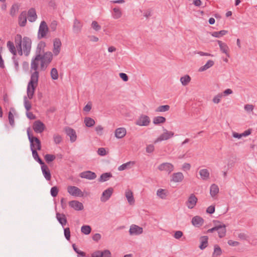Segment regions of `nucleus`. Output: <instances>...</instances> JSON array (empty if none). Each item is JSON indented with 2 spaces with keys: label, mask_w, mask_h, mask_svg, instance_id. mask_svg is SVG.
<instances>
[{
  "label": "nucleus",
  "mask_w": 257,
  "mask_h": 257,
  "mask_svg": "<svg viewBox=\"0 0 257 257\" xmlns=\"http://www.w3.org/2000/svg\"><path fill=\"white\" fill-rule=\"evenodd\" d=\"M219 192V188L217 185L213 184L211 185L210 188V193L212 197H214Z\"/></svg>",
  "instance_id": "obj_41"
},
{
  "label": "nucleus",
  "mask_w": 257,
  "mask_h": 257,
  "mask_svg": "<svg viewBox=\"0 0 257 257\" xmlns=\"http://www.w3.org/2000/svg\"><path fill=\"white\" fill-rule=\"evenodd\" d=\"M48 31L49 28L46 22L44 21H42L40 25L38 33V39H41L45 38L46 36Z\"/></svg>",
  "instance_id": "obj_4"
},
{
  "label": "nucleus",
  "mask_w": 257,
  "mask_h": 257,
  "mask_svg": "<svg viewBox=\"0 0 257 257\" xmlns=\"http://www.w3.org/2000/svg\"><path fill=\"white\" fill-rule=\"evenodd\" d=\"M32 45L31 39L28 37L22 38V46H23V52L26 56H28L31 52Z\"/></svg>",
  "instance_id": "obj_3"
},
{
  "label": "nucleus",
  "mask_w": 257,
  "mask_h": 257,
  "mask_svg": "<svg viewBox=\"0 0 257 257\" xmlns=\"http://www.w3.org/2000/svg\"><path fill=\"white\" fill-rule=\"evenodd\" d=\"M143 228L137 225L133 224L131 226L129 232L131 235H139L142 233Z\"/></svg>",
  "instance_id": "obj_14"
},
{
  "label": "nucleus",
  "mask_w": 257,
  "mask_h": 257,
  "mask_svg": "<svg viewBox=\"0 0 257 257\" xmlns=\"http://www.w3.org/2000/svg\"><path fill=\"white\" fill-rule=\"evenodd\" d=\"M151 122L150 117L144 114H142L136 120L135 123L139 126H148Z\"/></svg>",
  "instance_id": "obj_5"
},
{
  "label": "nucleus",
  "mask_w": 257,
  "mask_h": 257,
  "mask_svg": "<svg viewBox=\"0 0 257 257\" xmlns=\"http://www.w3.org/2000/svg\"><path fill=\"white\" fill-rule=\"evenodd\" d=\"M113 11L114 13V15H113V18L114 19H117L121 17L122 14L118 8H113Z\"/></svg>",
  "instance_id": "obj_49"
},
{
  "label": "nucleus",
  "mask_w": 257,
  "mask_h": 257,
  "mask_svg": "<svg viewBox=\"0 0 257 257\" xmlns=\"http://www.w3.org/2000/svg\"><path fill=\"white\" fill-rule=\"evenodd\" d=\"M46 46V43L43 41H40L37 47L36 53H42L44 52V49Z\"/></svg>",
  "instance_id": "obj_42"
},
{
  "label": "nucleus",
  "mask_w": 257,
  "mask_h": 257,
  "mask_svg": "<svg viewBox=\"0 0 257 257\" xmlns=\"http://www.w3.org/2000/svg\"><path fill=\"white\" fill-rule=\"evenodd\" d=\"M64 233L66 239L70 240L71 236L70 228L69 227L64 228Z\"/></svg>",
  "instance_id": "obj_54"
},
{
  "label": "nucleus",
  "mask_w": 257,
  "mask_h": 257,
  "mask_svg": "<svg viewBox=\"0 0 257 257\" xmlns=\"http://www.w3.org/2000/svg\"><path fill=\"white\" fill-rule=\"evenodd\" d=\"M170 107L169 105H161L155 110L156 112H166L169 110Z\"/></svg>",
  "instance_id": "obj_46"
},
{
  "label": "nucleus",
  "mask_w": 257,
  "mask_h": 257,
  "mask_svg": "<svg viewBox=\"0 0 257 257\" xmlns=\"http://www.w3.org/2000/svg\"><path fill=\"white\" fill-rule=\"evenodd\" d=\"M39 62L35 61V60H32L31 64V69L35 70V71H38L37 69L38 68Z\"/></svg>",
  "instance_id": "obj_52"
},
{
  "label": "nucleus",
  "mask_w": 257,
  "mask_h": 257,
  "mask_svg": "<svg viewBox=\"0 0 257 257\" xmlns=\"http://www.w3.org/2000/svg\"><path fill=\"white\" fill-rule=\"evenodd\" d=\"M95 130V131L97 132V134L98 135H99V136L102 135L103 127L101 125H99L96 126Z\"/></svg>",
  "instance_id": "obj_61"
},
{
  "label": "nucleus",
  "mask_w": 257,
  "mask_h": 257,
  "mask_svg": "<svg viewBox=\"0 0 257 257\" xmlns=\"http://www.w3.org/2000/svg\"><path fill=\"white\" fill-rule=\"evenodd\" d=\"M58 191L59 190L57 186L52 187L50 190L51 196L53 197H56L58 195Z\"/></svg>",
  "instance_id": "obj_53"
},
{
  "label": "nucleus",
  "mask_w": 257,
  "mask_h": 257,
  "mask_svg": "<svg viewBox=\"0 0 257 257\" xmlns=\"http://www.w3.org/2000/svg\"><path fill=\"white\" fill-rule=\"evenodd\" d=\"M12 111L13 112L15 111V109L14 108H11V110L9 112L8 119H9V121L10 124L12 127H14L15 125V120H14V116L12 113Z\"/></svg>",
  "instance_id": "obj_36"
},
{
  "label": "nucleus",
  "mask_w": 257,
  "mask_h": 257,
  "mask_svg": "<svg viewBox=\"0 0 257 257\" xmlns=\"http://www.w3.org/2000/svg\"><path fill=\"white\" fill-rule=\"evenodd\" d=\"M24 106H25V107L26 109L27 110V111H28L32 108L31 103L30 101H29L27 99V97L26 96H24Z\"/></svg>",
  "instance_id": "obj_48"
},
{
  "label": "nucleus",
  "mask_w": 257,
  "mask_h": 257,
  "mask_svg": "<svg viewBox=\"0 0 257 257\" xmlns=\"http://www.w3.org/2000/svg\"><path fill=\"white\" fill-rule=\"evenodd\" d=\"M72 247L74 251L81 256L83 257L85 256V253L78 249L75 244H72Z\"/></svg>",
  "instance_id": "obj_56"
},
{
  "label": "nucleus",
  "mask_w": 257,
  "mask_h": 257,
  "mask_svg": "<svg viewBox=\"0 0 257 257\" xmlns=\"http://www.w3.org/2000/svg\"><path fill=\"white\" fill-rule=\"evenodd\" d=\"M228 31L226 30H221L218 32H213L211 33V35L216 38H220L221 36L226 35Z\"/></svg>",
  "instance_id": "obj_44"
},
{
  "label": "nucleus",
  "mask_w": 257,
  "mask_h": 257,
  "mask_svg": "<svg viewBox=\"0 0 257 257\" xmlns=\"http://www.w3.org/2000/svg\"><path fill=\"white\" fill-rule=\"evenodd\" d=\"M166 118L163 116H156L153 118V123L156 125L159 124L160 123H163L166 121Z\"/></svg>",
  "instance_id": "obj_40"
},
{
  "label": "nucleus",
  "mask_w": 257,
  "mask_h": 257,
  "mask_svg": "<svg viewBox=\"0 0 257 257\" xmlns=\"http://www.w3.org/2000/svg\"><path fill=\"white\" fill-rule=\"evenodd\" d=\"M217 227L218 228L216 231L218 232L219 237L222 238L226 234V225L220 223L219 224H217Z\"/></svg>",
  "instance_id": "obj_20"
},
{
  "label": "nucleus",
  "mask_w": 257,
  "mask_h": 257,
  "mask_svg": "<svg viewBox=\"0 0 257 257\" xmlns=\"http://www.w3.org/2000/svg\"><path fill=\"white\" fill-rule=\"evenodd\" d=\"M27 23V13L24 11L19 17V24L21 27H24Z\"/></svg>",
  "instance_id": "obj_23"
},
{
  "label": "nucleus",
  "mask_w": 257,
  "mask_h": 257,
  "mask_svg": "<svg viewBox=\"0 0 257 257\" xmlns=\"http://www.w3.org/2000/svg\"><path fill=\"white\" fill-rule=\"evenodd\" d=\"M51 77L52 79L56 80L58 78V73L57 70L55 68H53L51 71Z\"/></svg>",
  "instance_id": "obj_50"
},
{
  "label": "nucleus",
  "mask_w": 257,
  "mask_h": 257,
  "mask_svg": "<svg viewBox=\"0 0 257 257\" xmlns=\"http://www.w3.org/2000/svg\"><path fill=\"white\" fill-rule=\"evenodd\" d=\"M41 170L46 180L50 181L51 179V174L48 167L44 164L41 165Z\"/></svg>",
  "instance_id": "obj_16"
},
{
  "label": "nucleus",
  "mask_w": 257,
  "mask_h": 257,
  "mask_svg": "<svg viewBox=\"0 0 257 257\" xmlns=\"http://www.w3.org/2000/svg\"><path fill=\"white\" fill-rule=\"evenodd\" d=\"M34 159L37 161L41 165L44 164L43 161L39 157L36 149L31 150Z\"/></svg>",
  "instance_id": "obj_33"
},
{
  "label": "nucleus",
  "mask_w": 257,
  "mask_h": 257,
  "mask_svg": "<svg viewBox=\"0 0 257 257\" xmlns=\"http://www.w3.org/2000/svg\"><path fill=\"white\" fill-rule=\"evenodd\" d=\"M82 27V25L80 21L75 19L74 21L73 26V32L75 33H79L81 31Z\"/></svg>",
  "instance_id": "obj_27"
},
{
  "label": "nucleus",
  "mask_w": 257,
  "mask_h": 257,
  "mask_svg": "<svg viewBox=\"0 0 257 257\" xmlns=\"http://www.w3.org/2000/svg\"><path fill=\"white\" fill-rule=\"evenodd\" d=\"M183 235V232L181 231H176L175 232L174 237L177 239H180Z\"/></svg>",
  "instance_id": "obj_62"
},
{
  "label": "nucleus",
  "mask_w": 257,
  "mask_h": 257,
  "mask_svg": "<svg viewBox=\"0 0 257 257\" xmlns=\"http://www.w3.org/2000/svg\"><path fill=\"white\" fill-rule=\"evenodd\" d=\"M135 164V162L134 161H130L128 162H127L126 163H124L120 165L118 168V170L119 171H123L126 169H130L133 167Z\"/></svg>",
  "instance_id": "obj_31"
},
{
  "label": "nucleus",
  "mask_w": 257,
  "mask_h": 257,
  "mask_svg": "<svg viewBox=\"0 0 257 257\" xmlns=\"http://www.w3.org/2000/svg\"><path fill=\"white\" fill-rule=\"evenodd\" d=\"M44 158H45L46 162L49 164V163L52 162V161H53L55 159L56 157L54 155L46 154Z\"/></svg>",
  "instance_id": "obj_47"
},
{
  "label": "nucleus",
  "mask_w": 257,
  "mask_h": 257,
  "mask_svg": "<svg viewBox=\"0 0 257 257\" xmlns=\"http://www.w3.org/2000/svg\"><path fill=\"white\" fill-rule=\"evenodd\" d=\"M7 47L10 52L14 55L13 56H15L17 54V51L13 42L10 41H8L7 42Z\"/></svg>",
  "instance_id": "obj_37"
},
{
  "label": "nucleus",
  "mask_w": 257,
  "mask_h": 257,
  "mask_svg": "<svg viewBox=\"0 0 257 257\" xmlns=\"http://www.w3.org/2000/svg\"><path fill=\"white\" fill-rule=\"evenodd\" d=\"M15 43L18 50V54L22 56L23 54L22 48V36L20 34H17L15 38Z\"/></svg>",
  "instance_id": "obj_11"
},
{
  "label": "nucleus",
  "mask_w": 257,
  "mask_h": 257,
  "mask_svg": "<svg viewBox=\"0 0 257 257\" xmlns=\"http://www.w3.org/2000/svg\"><path fill=\"white\" fill-rule=\"evenodd\" d=\"M125 195L127 200L128 203L130 205L134 204L135 203V200H134L133 192L131 190L127 189L125 191Z\"/></svg>",
  "instance_id": "obj_29"
},
{
  "label": "nucleus",
  "mask_w": 257,
  "mask_h": 257,
  "mask_svg": "<svg viewBox=\"0 0 257 257\" xmlns=\"http://www.w3.org/2000/svg\"><path fill=\"white\" fill-rule=\"evenodd\" d=\"M56 218L59 222L61 225L64 227L67 223V220L65 215L64 214H61L59 213H56Z\"/></svg>",
  "instance_id": "obj_28"
},
{
  "label": "nucleus",
  "mask_w": 257,
  "mask_h": 257,
  "mask_svg": "<svg viewBox=\"0 0 257 257\" xmlns=\"http://www.w3.org/2000/svg\"><path fill=\"white\" fill-rule=\"evenodd\" d=\"M102 257H111L110 251L108 249L101 251Z\"/></svg>",
  "instance_id": "obj_60"
},
{
  "label": "nucleus",
  "mask_w": 257,
  "mask_h": 257,
  "mask_svg": "<svg viewBox=\"0 0 257 257\" xmlns=\"http://www.w3.org/2000/svg\"><path fill=\"white\" fill-rule=\"evenodd\" d=\"M81 231L84 234L88 235L91 232V228L88 225H83L81 227Z\"/></svg>",
  "instance_id": "obj_45"
},
{
  "label": "nucleus",
  "mask_w": 257,
  "mask_h": 257,
  "mask_svg": "<svg viewBox=\"0 0 257 257\" xmlns=\"http://www.w3.org/2000/svg\"><path fill=\"white\" fill-rule=\"evenodd\" d=\"M97 153L99 155L103 156L106 154L105 149L103 148H100L98 149Z\"/></svg>",
  "instance_id": "obj_63"
},
{
  "label": "nucleus",
  "mask_w": 257,
  "mask_h": 257,
  "mask_svg": "<svg viewBox=\"0 0 257 257\" xmlns=\"http://www.w3.org/2000/svg\"><path fill=\"white\" fill-rule=\"evenodd\" d=\"M164 133L161 135L157 139L155 142L167 140L174 136V133L172 132L167 131L166 129H163Z\"/></svg>",
  "instance_id": "obj_10"
},
{
  "label": "nucleus",
  "mask_w": 257,
  "mask_h": 257,
  "mask_svg": "<svg viewBox=\"0 0 257 257\" xmlns=\"http://www.w3.org/2000/svg\"><path fill=\"white\" fill-rule=\"evenodd\" d=\"M191 222L194 226L199 227L203 224L204 219L200 216H195L192 218Z\"/></svg>",
  "instance_id": "obj_18"
},
{
  "label": "nucleus",
  "mask_w": 257,
  "mask_h": 257,
  "mask_svg": "<svg viewBox=\"0 0 257 257\" xmlns=\"http://www.w3.org/2000/svg\"><path fill=\"white\" fill-rule=\"evenodd\" d=\"M54 141L56 144H59L62 141V137L59 135H54L53 136Z\"/></svg>",
  "instance_id": "obj_59"
},
{
  "label": "nucleus",
  "mask_w": 257,
  "mask_h": 257,
  "mask_svg": "<svg viewBox=\"0 0 257 257\" xmlns=\"http://www.w3.org/2000/svg\"><path fill=\"white\" fill-rule=\"evenodd\" d=\"M208 237L207 236H202L199 238L200 244L199 247L200 249H204L208 245Z\"/></svg>",
  "instance_id": "obj_24"
},
{
  "label": "nucleus",
  "mask_w": 257,
  "mask_h": 257,
  "mask_svg": "<svg viewBox=\"0 0 257 257\" xmlns=\"http://www.w3.org/2000/svg\"><path fill=\"white\" fill-rule=\"evenodd\" d=\"M198 199L194 194H191L186 202V205L189 209H193L196 205Z\"/></svg>",
  "instance_id": "obj_7"
},
{
  "label": "nucleus",
  "mask_w": 257,
  "mask_h": 257,
  "mask_svg": "<svg viewBox=\"0 0 257 257\" xmlns=\"http://www.w3.org/2000/svg\"><path fill=\"white\" fill-rule=\"evenodd\" d=\"M201 178L203 180H206L209 178L210 173L206 169H201L199 171Z\"/></svg>",
  "instance_id": "obj_32"
},
{
  "label": "nucleus",
  "mask_w": 257,
  "mask_h": 257,
  "mask_svg": "<svg viewBox=\"0 0 257 257\" xmlns=\"http://www.w3.org/2000/svg\"><path fill=\"white\" fill-rule=\"evenodd\" d=\"M102 255L101 250H97L92 253L91 257H102Z\"/></svg>",
  "instance_id": "obj_64"
},
{
  "label": "nucleus",
  "mask_w": 257,
  "mask_h": 257,
  "mask_svg": "<svg viewBox=\"0 0 257 257\" xmlns=\"http://www.w3.org/2000/svg\"><path fill=\"white\" fill-rule=\"evenodd\" d=\"M27 135L30 142L31 150L36 149L40 151L41 149V143L40 140L37 137L33 136L30 133V128L27 130Z\"/></svg>",
  "instance_id": "obj_2"
},
{
  "label": "nucleus",
  "mask_w": 257,
  "mask_h": 257,
  "mask_svg": "<svg viewBox=\"0 0 257 257\" xmlns=\"http://www.w3.org/2000/svg\"><path fill=\"white\" fill-rule=\"evenodd\" d=\"M80 177L81 178H85L88 180L95 179L97 176L94 172L90 171H84L79 174Z\"/></svg>",
  "instance_id": "obj_13"
},
{
  "label": "nucleus",
  "mask_w": 257,
  "mask_h": 257,
  "mask_svg": "<svg viewBox=\"0 0 257 257\" xmlns=\"http://www.w3.org/2000/svg\"><path fill=\"white\" fill-rule=\"evenodd\" d=\"M158 169L160 171H166L170 173L173 170L174 166L171 163H164L159 166Z\"/></svg>",
  "instance_id": "obj_15"
},
{
  "label": "nucleus",
  "mask_w": 257,
  "mask_h": 257,
  "mask_svg": "<svg viewBox=\"0 0 257 257\" xmlns=\"http://www.w3.org/2000/svg\"><path fill=\"white\" fill-rule=\"evenodd\" d=\"M217 42L219 46L220 51L222 53L225 54L227 57H229V55L228 54L229 48L227 45L220 40H217Z\"/></svg>",
  "instance_id": "obj_25"
},
{
  "label": "nucleus",
  "mask_w": 257,
  "mask_h": 257,
  "mask_svg": "<svg viewBox=\"0 0 257 257\" xmlns=\"http://www.w3.org/2000/svg\"><path fill=\"white\" fill-rule=\"evenodd\" d=\"M113 189L111 187H109L104 190L102 194L100 197V200L102 202H105L107 201L112 194Z\"/></svg>",
  "instance_id": "obj_12"
},
{
  "label": "nucleus",
  "mask_w": 257,
  "mask_h": 257,
  "mask_svg": "<svg viewBox=\"0 0 257 257\" xmlns=\"http://www.w3.org/2000/svg\"><path fill=\"white\" fill-rule=\"evenodd\" d=\"M191 81V77L188 75H186L180 78V81L183 86H186Z\"/></svg>",
  "instance_id": "obj_43"
},
{
  "label": "nucleus",
  "mask_w": 257,
  "mask_h": 257,
  "mask_svg": "<svg viewBox=\"0 0 257 257\" xmlns=\"http://www.w3.org/2000/svg\"><path fill=\"white\" fill-rule=\"evenodd\" d=\"M64 131L67 136L70 137V140L71 143L74 142L77 139V135L75 131L69 126L64 128Z\"/></svg>",
  "instance_id": "obj_8"
},
{
  "label": "nucleus",
  "mask_w": 257,
  "mask_h": 257,
  "mask_svg": "<svg viewBox=\"0 0 257 257\" xmlns=\"http://www.w3.org/2000/svg\"><path fill=\"white\" fill-rule=\"evenodd\" d=\"M184 179V175L181 172L173 173L171 181L174 182H181Z\"/></svg>",
  "instance_id": "obj_26"
},
{
  "label": "nucleus",
  "mask_w": 257,
  "mask_h": 257,
  "mask_svg": "<svg viewBox=\"0 0 257 257\" xmlns=\"http://www.w3.org/2000/svg\"><path fill=\"white\" fill-rule=\"evenodd\" d=\"M67 191L69 194L74 196L81 197L83 194L81 190L77 187L69 186L67 188Z\"/></svg>",
  "instance_id": "obj_9"
},
{
  "label": "nucleus",
  "mask_w": 257,
  "mask_h": 257,
  "mask_svg": "<svg viewBox=\"0 0 257 257\" xmlns=\"http://www.w3.org/2000/svg\"><path fill=\"white\" fill-rule=\"evenodd\" d=\"M222 249L220 246L217 244L214 245V251L212 254L213 257H217L222 254Z\"/></svg>",
  "instance_id": "obj_38"
},
{
  "label": "nucleus",
  "mask_w": 257,
  "mask_h": 257,
  "mask_svg": "<svg viewBox=\"0 0 257 257\" xmlns=\"http://www.w3.org/2000/svg\"><path fill=\"white\" fill-rule=\"evenodd\" d=\"M112 177V175L111 173H104L101 175L98 181L100 182H105Z\"/></svg>",
  "instance_id": "obj_35"
},
{
  "label": "nucleus",
  "mask_w": 257,
  "mask_h": 257,
  "mask_svg": "<svg viewBox=\"0 0 257 257\" xmlns=\"http://www.w3.org/2000/svg\"><path fill=\"white\" fill-rule=\"evenodd\" d=\"M214 64V62L213 60H208L207 63L203 66H201L199 69V71L202 72L210 68L212 66H213Z\"/></svg>",
  "instance_id": "obj_30"
},
{
  "label": "nucleus",
  "mask_w": 257,
  "mask_h": 257,
  "mask_svg": "<svg viewBox=\"0 0 257 257\" xmlns=\"http://www.w3.org/2000/svg\"><path fill=\"white\" fill-rule=\"evenodd\" d=\"M28 20L31 22H35L37 18V16L35 9L31 8L28 12Z\"/></svg>",
  "instance_id": "obj_21"
},
{
  "label": "nucleus",
  "mask_w": 257,
  "mask_h": 257,
  "mask_svg": "<svg viewBox=\"0 0 257 257\" xmlns=\"http://www.w3.org/2000/svg\"><path fill=\"white\" fill-rule=\"evenodd\" d=\"M223 96V94L222 93H218L217 95L215 96L214 97V98H213V102L214 103H218L220 102V99L221 98V97Z\"/></svg>",
  "instance_id": "obj_55"
},
{
  "label": "nucleus",
  "mask_w": 257,
  "mask_h": 257,
  "mask_svg": "<svg viewBox=\"0 0 257 257\" xmlns=\"http://www.w3.org/2000/svg\"><path fill=\"white\" fill-rule=\"evenodd\" d=\"M61 46V42L59 38H56L54 40L53 42V53L55 55H57L60 51Z\"/></svg>",
  "instance_id": "obj_17"
},
{
  "label": "nucleus",
  "mask_w": 257,
  "mask_h": 257,
  "mask_svg": "<svg viewBox=\"0 0 257 257\" xmlns=\"http://www.w3.org/2000/svg\"><path fill=\"white\" fill-rule=\"evenodd\" d=\"M39 79V72L35 71L31 74L30 80L28 83L27 89V93L28 98L32 99L36 88L38 85Z\"/></svg>",
  "instance_id": "obj_1"
},
{
  "label": "nucleus",
  "mask_w": 257,
  "mask_h": 257,
  "mask_svg": "<svg viewBox=\"0 0 257 257\" xmlns=\"http://www.w3.org/2000/svg\"><path fill=\"white\" fill-rule=\"evenodd\" d=\"M92 28L96 31H98L101 29V26L98 24L96 21H93L91 24Z\"/></svg>",
  "instance_id": "obj_57"
},
{
  "label": "nucleus",
  "mask_w": 257,
  "mask_h": 257,
  "mask_svg": "<svg viewBox=\"0 0 257 257\" xmlns=\"http://www.w3.org/2000/svg\"><path fill=\"white\" fill-rule=\"evenodd\" d=\"M69 206L76 210H82L83 209V205L82 203L76 200L71 201L69 202Z\"/></svg>",
  "instance_id": "obj_19"
},
{
  "label": "nucleus",
  "mask_w": 257,
  "mask_h": 257,
  "mask_svg": "<svg viewBox=\"0 0 257 257\" xmlns=\"http://www.w3.org/2000/svg\"><path fill=\"white\" fill-rule=\"evenodd\" d=\"M33 128L36 133H41L45 129V125L41 120H37L34 122Z\"/></svg>",
  "instance_id": "obj_6"
},
{
  "label": "nucleus",
  "mask_w": 257,
  "mask_h": 257,
  "mask_svg": "<svg viewBox=\"0 0 257 257\" xmlns=\"http://www.w3.org/2000/svg\"><path fill=\"white\" fill-rule=\"evenodd\" d=\"M18 10V6L17 5H13L11 8L10 14L12 16H14Z\"/></svg>",
  "instance_id": "obj_58"
},
{
  "label": "nucleus",
  "mask_w": 257,
  "mask_h": 257,
  "mask_svg": "<svg viewBox=\"0 0 257 257\" xmlns=\"http://www.w3.org/2000/svg\"><path fill=\"white\" fill-rule=\"evenodd\" d=\"M126 134V129L124 127H119L115 131V137L117 139L123 138Z\"/></svg>",
  "instance_id": "obj_22"
},
{
  "label": "nucleus",
  "mask_w": 257,
  "mask_h": 257,
  "mask_svg": "<svg viewBox=\"0 0 257 257\" xmlns=\"http://www.w3.org/2000/svg\"><path fill=\"white\" fill-rule=\"evenodd\" d=\"M84 122L87 127H92L95 124L94 120L89 117H86L84 118Z\"/></svg>",
  "instance_id": "obj_39"
},
{
  "label": "nucleus",
  "mask_w": 257,
  "mask_h": 257,
  "mask_svg": "<svg viewBox=\"0 0 257 257\" xmlns=\"http://www.w3.org/2000/svg\"><path fill=\"white\" fill-rule=\"evenodd\" d=\"M166 190L163 189H159L157 192V195L162 199H165L166 195Z\"/></svg>",
  "instance_id": "obj_51"
},
{
  "label": "nucleus",
  "mask_w": 257,
  "mask_h": 257,
  "mask_svg": "<svg viewBox=\"0 0 257 257\" xmlns=\"http://www.w3.org/2000/svg\"><path fill=\"white\" fill-rule=\"evenodd\" d=\"M43 60L45 61L47 64H49L52 60L53 54L51 52H47L43 55Z\"/></svg>",
  "instance_id": "obj_34"
}]
</instances>
